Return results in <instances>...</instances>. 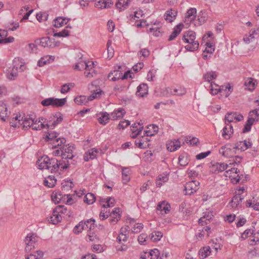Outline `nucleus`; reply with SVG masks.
Wrapping results in <instances>:
<instances>
[{"label": "nucleus", "instance_id": "1", "mask_svg": "<svg viewBox=\"0 0 259 259\" xmlns=\"http://www.w3.org/2000/svg\"><path fill=\"white\" fill-rule=\"evenodd\" d=\"M36 165L40 169H46L51 173L56 172L60 168L61 170L67 169L69 167V162L64 160H58L55 158H50L45 155L38 159Z\"/></svg>", "mask_w": 259, "mask_h": 259}, {"label": "nucleus", "instance_id": "2", "mask_svg": "<svg viewBox=\"0 0 259 259\" xmlns=\"http://www.w3.org/2000/svg\"><path fill=\"white\" fill-rule=\"evenodd\" d=\"M195 39L196 33L193 31H188L184 33L182 40L188 44L185 46L187 51L192 52L198 49L199 44Z\"/></svg>", "mask_w": 259, "mask_h": 259}, {"label": "nucleus", "instance_id": "3", "mask_svg": "<svg viewBox=\"0 0 259 259\" xmlns=\"http://www.w3.org/2000/svg\"><path fill=\"white\" fill-rule=\"evenodd\" d=\"M38 239V237L35 233H30L27 235L24 239L25 251L26 252L29 253L35 248Z\"/></svg>", "mask_w": 259, "mask_h": 259}, {"label": "nucleus", "instance_id": "4", "mask_svg": "<svg viewBox=\"0 0 259 259\" xmlns=\"http://www.w3.org/2000/svg\"><path fill=\"white\" fill-rule=\"evenodd\" d=\"M218 76V73L215 71H207L204 73L203 75V78L206 81L210 83V87L211 88V93L212 95H217L220 91V88L214 89L213 87L212 82L211 81L213 79L217 78Z\"/></svg>", "mask_w": 259, "mask_h": 259}, {"label": "nucleus", "instance_id": "5", "mask_svg": "<svg viewBox=\"0 0 259 259\" xmlns=\"http://www.w3.org/2000/svg\"><path fill=\"white\" fill-rule=\"evenodd\" d=\"M66 210L67 209L63 206H57L54 210L53 214L50 218V221L53 224H57L59 222H60L62 220V217L59 213H64L66 212Z\"/></svg>", "mask_w": 259, "mask_h": 259}, {"label": "nucleus", "instance_id": "6", "mask_svg": "<svg viewBox=\"0 0 259 259\" xmlns=\"http://www.w3.org/2000/svg\"><path fill=\"white\" fill-rule=\"evenodd\" d=\"M199 182L195 180H192L186 183L184 189L185 194L191 195L194 194L199 189Z\"/></svg>", "mask_w": 259, "mask_h": 259}, {"label": "nucleus", "instance_id": "7", "mask_svg": "<svg viewBox=\"0 0 259 259\" xmlns=\"http://www.w3.org/2000/svg\"><path fill=\"white\" fill-rule=\"evenodd\" d=\"M35 42L40 44L43 47L49 48H55L60 44V42L55 41L54 39H51L49 37H43L39 39H36Z\"/></svg>", "mask_w": 259, "mask_h": 259}, {"label": "nucleus", "instance_id": "8", "mask_svg": "<svg viewBox=\"0 0 259 259\" xmlns=\"http://www.w3.org/2000/svg\"><path fill=\"white\" fill-rule=\"evenodd\" d=\"M63 120V116L60 112H57L54 115H51L48 120L46 125L48 127H54L56 125L61 123Z\"/></svg>", "mask_w": 259, "mask_h": 259}, {"label": "nucleus", "instance_id": "9", "mask_svg": "<svg viewBox=\"0 0 259 259\" xmlns=\"http://www.w3.org/2000/svg\"><path fill=\"white\" fill-rule=\"evenodd\" d=\"M73 149V147L72 146H67V145H63L62 147V158L61 160H64L69 162L68 159H71L74 157L72 154Z\"/></svg>", "mask_w": 259, "mask_h": 259}, {"label": "nucleus", "instance_id": "10", "mask_svg": "<svg viewBox=\"0 0 259 259\" xmlns=\"http://www.w3.org/2000/svg\"><path fill=\"white\" fill-rule=\"evenodd\" d=\"M228 167V165L224 162H215L210 166V171L212 174H219L225 170Z\"/></svg>", "mask_w": 259, "mask_h": 259}, {"label": "nucleus", "instance_id": "11", "mask_svg": "<svg viewBox=\"0 0 259 259\" xmlns=\"http://www.w3.org/2000/svg\"><path fill=\"white\" fill-rule=\"evenodd\" d=\"M231 145H226L222 146L219 150V153L222 156L225 157H233L235 154V149L231 148Z\"/></svg>", "mask_w": 259, "mask_h": 259}, {"label": "nucleus", "instance_id": "12", "mask_svg": "<svg viewBox=\"0 0 259 259\" xmlns=\"http://www.w3.org/2000/svg\"><path fill=\"white\" fill-rule=\"evenodd\" d=\"M243 119V115L237 112L227 113L225 115V121H227L229 123L233 122L234 120H236V121H240Z\"/></svg>", "mask_w": 259, "mask_h": 259}, {"label": "nucleus", "instance_id": "13", "mask_svg": "<svg viewBox=\"0 0 259 259\" xmlns=\"http://www.w3.org/2000/svg\"><path fill=\"white\" fill-rule=\"evenodd\" d=\"M9 112L6 104L3 101H0V119L5 121L9 118Z\"/></svg>", "mask_w": 259, "mask_h": 259}, {"label": "nucleus", "instance_id": "14", "mask_svg": "<svg viewBox=\"0 0 259 259\" xmlns=\"http://www.w3.org/2000/svg\"><path fill=\"white\" fill-rule=\"evenodd\" d=\"M125 114V110L122 108H119L115 109L110 114V118L112 120H115L119 119L124 115Z\"/></svg>", "mask_w": 259, "mask_h": 259}, {"label": "nucleus", "instance_id": "15", "mask_svg": "<svg viewBox=\"0 0 259 259\" xmlns=\"http://www.w3.org/2000/svg\"><path fill=\"white\" fill-rule=\"evenodd\" d=\"M196 9L195 8H190L188 10L187 15L185 18V22L187 24H190L193 21H194L196 18Z\"/></svg>", "mask_w": 259, "mask_h": 259}, {"label": "nucleus", "instance_id": "16", "mask_svg": "<svg viewBox=\"0 0 259 259\" xmlns=\"http://www.w3.org/2000/svg\"><path fill=\"white\" fill-rule=\"evenodd\" d=\"M148 87L147 84L142 83L137 87L136 95L140 97H144L148 94Z\"/></svg>", "mask_w": 259, "mask_h": 259}, {"label": "nucleus", "instance_id": "17", "mask_svg": "<svg viewBox=\"0 0 259 259\" xmlns=\"http://www.w3.org/2000/svg\"><path fill=\"white\" fill-rule=\"evenodd\" d=\"M96 116L98 117L99 122L103 125L107 124L110 119L109 114L106 112H100L97 114Z\"/></svg>", "mask_w": 259, "mask_h": 259}, {"label": "nucleus", "instance_id": "18", "mask_svg": "<svg viewBox=\"0 0 259 259\" xmlns=\"http://www.w3.org/2000/svg\"><path fill=\"white\" fill-rule=\"evenodd\" d=\"M98 153V149L92 148L86 152L84 155L83 159L84 161H88L90 159H93L96 158L97 154Z\"/></svg>", "mask_w": 259, "mask_h": 259}, {"label": "nucleus", "instance_id": "19", "mask_svg": "<svg viewBox=\"0 0 259 259\" xmlns=\"http://www.w3.org/2000/svg\"><path fill=\"white\" fill-rule=\"evenodd\" d=\"M70 20V18H67L66 17H59L56 18L54 20V26L55 27L59 28L62 27L64 25L67 24V23Z\"/></svg>", "mask_w": 259, "mask_h": 259}, {"label": "nucleus", "instance_id": "20", "mask_svg": "<svg viewBox=\"0 0 259 259\" xmlns=\"http://www.w3.org/2000/svg\"><path fill=\"white\" fill-rule=\"evenodd\" d=\"M13 67L19 70V72L23 71L25 69L24 63L22 59L15 58L13 61Z\"/></svg>", "mask_w": 259, "mask_h": 259}, {"label": "nucleus", "instance_id": "21", "mask_svg": "<svg viewBox=\"0 0 259 259\" xmlns=\"http://www.w3.org/2000/svg\"><path fill=\"white\" fill-rule=\"evenodd\" d=\"M183 26L182 23H179L175 27L168 40L169 41L174 40L180 33Z\"/></svg>", "mask_w": 259, "mask_h": 259}, {"label": "nucleus", "instance_id": "22", "mask_svg": "<svg viewBox=\"0 0 259 259\" xmlns=\"http://www.w3.org/2000/svg\"><path fill=\"white\" fill-rule=\"evenodd\" d=\"M122 73L120 70H114L108 75V78L111 81H115L121 79Z\"/></svg>", "mask_w": 259, "mask_h": 259}, {"label": "nucleus", "instance_id": "23", "mask_svg": "<svg viewBox=\"0 0 259 259\" xmlns=\"http://www.w3.org/2000/svg\"><path fill=\"white\" fill-rule=\"evenodd\" d=\"M57 182V180L54 176H49L44 181V185L49 188L54 187Z\"/></svg>", "mask_w": 259, "mask_h": 259}, {"label": "nucleus", "instance_id": "24", "mask_svg": "<svg viewBox=\"0 0 259 259\" xmlns=\"http://www.w3.org/2000/svg\"><path fill=\"white\" fill-rule=\"evenodd\" d=\"M177 15V11L174 9H170L166 11L165 19L168 22H171L176 18Z\"/></svg>", "mask_w": 259, "mask_h": 259}, {"label": "nucleus", "instance_id": "25", "mask_svg": "<svg viewBox=\"0 0 259 259\" xmlns=\"http://www.w3.org/2000/svg\"><path fill=\"white\" fill-rule=\"evenodd\" d=\"M258 33L255 30L250 31L249 35H245L243 37L244 41L248 44L255 40V36H257Z\"/></svg>", "mask_w": 259, "mask_h": 259}, {"label": "nucleus", "instance_id": "26", "mask_svg": "<svg viewBox=\"0 0 259 259\" xmlns=\"http://www.w3.org/2000/svg\"><path fill=\"white\" fill-rule=\"evenodd\" d=\"M211 253L210 247L209 246H204L199 251V255L202 258H205L210 255Z\"/></svg>", "mask_w": 259, "mask_h": 259}, {"label": "nucleus", "instance_id": "27", "mask_svg": "<svg viewBox=\"0 0 259 259\" xmlns=\"http://www.w3.org/2000/svg\"><path fill=\"white\" fill-rule=\"evenodd\" d=\"M148 128H149V130L144 131L147 137L152 136L157 133L158 131V126L155 124L150 125L148 126Z\"/></svg>", "mask_w": 259, "mask_h": 259}, {"label": "nucleus", "instance_id": "28", "mask_svg": "<svg viewBox=\"0 0 259 259\" xmlns=\"http://www.w3.org/2000/svg\"><path fill=\"white\" fill-rule=\"evenodd\" d=\"M243 199L244 198L241 197V194L238 193L237 194H236L232 199V206L233 207H238V206L242 202Z\"/></svg>", "mask_w": 259, "mask_h": 259}, {"label": "nucleus", "instance_id": "29", "mask_svg": "<svg viewBox=\"0 0 259 259\" xmlns=\"http://www.w3.org/2000/svg\"><path fill=\"white\" fill-rule=\"evenodd\" d=\"M129 2L130 0H118L115 6L119 11H121L127 8Z\"/></svg>", "mask_w": 259, "mask_h": 259}, {"label": "nucleus", "instance_id": "30", "mask_svg": "<svg viewBox=\"0 0 259 259\" xmlns=\"http://www.w3.org/2000/svg\"><path fill=\"white\" fill-rule=\"evenodd\" d=\"M66 139L64 138H59L55 140V141H53V143L54 144L52 146V148L57 149L59 147H63V145H65Z\"/></svg>", "mask_w": 259, "mask_h": 259}, {"label": "nucleus", "instance_id": "31", "mask_svg": "<svg viewBox=\"0 0 259 259\" xmlns=\"http://www.w3.org/2000/svg\"><path fill=\"white\" fill-rule=\"evenodd\" d=\"M231 180L232 182L233 183H237L239 182L240 181H241V183H244L245 181L244 179H242L243 175H240L239 173H238L236 175L234 174L230 175L228 176Z\"/></svg>", "mask_w": 259, "mask_h": 259}, {"label": "nucleus", "instance_id": "32", "mask_svg": "<svg viewBox=\"0 0 259 259\" xmlns=\"http://www.w3.org/2000/svg\"><path fill=\"white\" fill-rule=\"evenodd\" d=\"M83 201L89 205L92 204L96 201V197L94 194L88 193L84 197Z\"/></svg>", "mask_w": 259, "mask_h": 259}, {"label": "nucleus", "instance_id": "33", "mask_svg": "<svg viewBox=\"0 0 259 259\" xmlns=\"http://www.w3.org/2000/svg\"><path fill=\"white\" fill-rule=\"evenodd\" d=\"M22 120H23L22 124L24 128L30 127L33 123H36L37 121V120H35L31 117H25L23 119L22 117Z\"/></svg>", "mask_w": 259, "mask_h": 259}, {"label": "nucleus", "instance_id": "34", "mask_svg": "<svg viewBox=\"0 0 259 259\" xmlns=\"http://www.w3.org/2000/svg\"><path fill=\"white\" fill-rule=\"evenodd\" d=\"M130 171V170L127 167H124L122 169V178L124 184H126L130 180L129 177Z\"/></svg>", "mask_w": 259, "mask_h": 259}, {"label": "nucleus", "instance_id": "35", "mask_svg": "<svg viewBox=\"0 0 259 259\" xmlns=\"http://www.w3.org/2000/svg\"><path fill=\"white\" fill-rule=\"evenodd\" d=\"M170 205L165 203L164 201L159 203L157 206V209L161 211H164L165 213H167L169 211Z\"/></svg>", "mask_w": 259, "mask_h": 259}, {"label": "nucleus", "instance_id": "36", "mask_svg": "<svg viewBox=\"0 0 259 259\" xmlns=\"http://www.w3.org/2000/svg\"><path fill=\"white\" fill-rule=\"evenodd\" d=\"M37 254H30L25 255V259H42L44 256V252L41 250H37L36 252Z\"/></svg>", "mask_w": 259, "mask_h": 259}, {"label": "nucleus", "instance_id": "37", "mask_svg": "<svg viewBox=\"0 0 259 259\" xmlns=\"http://www.w3.org/2000/svg\"><path fill=\"white\" fill-rule=\"evenodd\" d=\"M19 71V70L14 69L12 67V68L8 71L7 73L8 78L10 80L15 79L18 76V72Z\"/></svg>", "mask_w": 259, "mask_h": 259}, {"label": "nucleus", "instance_id": "38", "mask_svg": "<svg viewBox=\"0 0 259 259\" xmlns=\"http://www.w3.org/2000/svg\"><path fill=\"white\" fill-rule=\"evenodd\" d=\"M66 102V98L58 99L54 98L53 101V107H62Z\"/></svg>", "mask_w": 259, "mask_h": 259}, {"label": "nucleus", "instance_id": "39", "mask_svg": "<svg viewBox=\"0 0 259 259\" xmlns=\"http://www.w3.org/2000/svg\"><path fill=\"white\" fill-rule=\"evenodd\" d=\"M254 82L253 79L251 78H247L244 82V85L246 88L249 91H253L254 89Z\"/></svg>", "mask_w": 259, "mask_h": 259}, {"label": "nucleus", "instance_id": "40", "mask_svg": "<svg viewBox=\"0 0 259 259\" xmlns=\"http://www.w3.org/2000/svg\"><path fill=\"white\" fill-rule=\"evenodd\" d=\"M159 255V250L157 248L151 250L148 253V257H150V259H157Z\"/></svg>", "mask_w": 259, "mask_h": 259}, {"label": "nucleus", "instance_id": "41", "mask_svg": "<svg viewBox=\"0 0 259 259\" xmlns=\"http://www.w3.org/2000/svg\"><path fill=\"white\" fill-rule=\"evenodd\" d=\"M163 236L162 232L160 231H154L151 234V239L154 242L158 241L160 240Z\"/></svg>", "mask_w": 259, "mask_h": 259}, {"label": "nucleus", "instance_id": "42", "mask_svg": "<svg viewBox=\"0 0 259 259\" xmlns=\"http://www.w3.org/2000/svg\"><path fill=\"white\" fill-rule=\"evenodd\" d=\"M87 68L88 65L86 64V62L82 61H80V62L77 63L74 67V69L77 70H81L82 69L87 70Z\"/></svg>", "mask_w": 259, "mask_h": 259}, {"label": "nucleus", "instance_id": "43", "mask_svg": "<svg viewBox=\"0 0 259 259\" xmlns=\"http://www.w3.org/2000/svg\"><path fill=\"white\" fill-rule=\"evenodd\" d=\"M249 148V146H247L246 141H241L239 144L233 147V149H240L242 151H244Z\"/></svg>", "mask_w": 259, "mask_h": 259}, {"label": "nucleus", "instance_id": "44", "mask_svg": "<svg viewBox=\"0 0 259 259\" xmlns=\"http://www.w3.org/2000/svg\"><path fill=\"white\" fill-rule=\"evenodd\" d=\"M74 87V83H65L63 84L61 89V93L62 94H65L68 93L71 88Z\"/></svg>", "mask_w": 259, "mask_h": 259}, {"label": "nucleus", "instance_id": "45", "mask_svg": "<svg viewBox=\"0 0 259 259\" xmlns=\"http://www.w3.org/2000/svg\"><path fill=\"white\" fill-rule=\"evenodd\" d=\"M220 241V240L219 239L215 238L212 239L210 242V243H211V246L215 249L216 252H217L219 249H221Z\"/></svg>", "mask_w": 259, "mask_h": 259}, {"label": "nucleus", "instance_id": "46", "mask_svg": "<svg viewBox=\"0 0 259 259\" xmlns=\"http://www.w3.org/2000/svg\"><path fill=\"white\" fill-rule=\"evenodd\" d=\"M254 231V227L252 226V229L245 230L244 231V232L242 234L241 238L242 239L244 240L246 238H247L248 236L253 235Z\"/></svg>", "mask_w": 259, "mask_h": 259}, {"label": "nucleus", "instance_id": "47", "mask_svg": "<svg viewBox=\"0 0 259 259\" xmlns=\"http://www.w3.org/2000/svg\"><path fill=\"white\" fill-rule=\"evenodd\" d=\"M53 56H46L45 57L41 58L38 62H37V65L40 66L42 67L44 66L45 65L49 63H50V59H51Z\"/></svg>", "mask_w": 259, "mask_h": 259}, {"label": "nucleus", "instance_id": "48", "mask_svg": "<svg viewBox=\"0 0 259 259\" xmlns=\"http://www.w3.org/2000/svg\"><path fill=\"white\" fill-rule=\"evenodd\" d=\"M93 91V92L92 91H91L92 94L89 97L88 100L92 101L94 99L98 98L100 97L102 93V91L100 89H96V91L94 90Z\"/></svg>", "mask_w": 259, "mask_h": 259}, {"label": "nucleus", "instance_id": "49", "mask_svg": "<svg viewBox=\"0 0 259 259\" xmlns=\"http://www.w3.org/2000/svg\"><path fill=\"white\" fill-rule=\"evenodd\" d=\"M190 137H186L185 138V141L187 143H189L192 146H195L199 142V140L196 137H193L191 139H190Z\"/></svg>", "mask_w": 259, "mask_h": 259}, {"label": "nucleus", "instance_id": "50", "mask_svg": "<svg viewBox=\"0 0 259 259\" xmlns=\"http://www.w3.org/2000/svg\"><path fill=\"white\" fill-rule=\"evenodd\" d=\"M58 136V134L55 132H51L50 133H48L46 135V140L47 141H55V140L57 138Z\"/></svg>", "mask_w": 259, "mask_h": 259}, {"label": "nucleus", "instance_id": "51", "mask_svg": "<svg viewBox=\"0 0 259 259\" xmlns=\"http://www.w3.org/2000/svg\"><path fill=\"white\" fill-rule=\"evenodd\" d=\"M48 16L46 13L40 12L36 14V17L39 22H42L47 20Z\"/></svg>", "mask_w": 259, "mask_h": 259}, {"label": "nucleus", "instance_id": "52", "mask_svg": "<svg viewBox=\"0 0 259 259\" xmlns=\"http://www.w3.org/2000/svg\"><path fill=\"white\" fill-rule=\"evenodd\" d=\"M69 35V31L66 29H64L61 31L59 32L54 33L53 36L54 37H66Z\"/></svg>", "mask_w": 259, "mask_h": 259}, {"label": "nucleus", "instance_id": "53", "mask_svg": "<svg viewBox=\"0 0 259 259\" xmlns=\"http://www.w3.org/2000/svg\"><path fill=\"white\" fill-rule=\"evenodd\" d=\"M74 102L78 105L85 104L87 101L86 98L84 96H80L77 97L74 99Z\"/></svg>", "mask_w": 259, "mask_h": 259}, {"label": "nucleus", "instance_id": "54", "mask_svg": "<svg viewBox=\"0 0 259 259\" xmlns=\"http://www.w3.org/2000/svg\"><path fill=\"white\" fill-rule=\"evenodd\" d=\"M106 202L107 203V204H104L103 205V206L104 208H106L107 207H113L114 205L115 200L113 198L107 197L106 198Z\"/></svg>", "mask_w": 259, "mask_h": 259}, {"label": "nucleus", "instance_id": "55", "mask_svg": "<svg viewBox=\"0 0 259 259\" xmlns=\"http://www.w3.org/2000/svg\"><path fill=\"white\" fill-rule=\"evenodd\" d=\"M135 143L136 146L140 149H145L149 146V144H146L143 140H137Z\"/></svg>", "mask_w": 259, "mask_h": 259}, {"label": "nucleus", "instance_id": "56", "mask_svg": "<svg viewBox=\"0 0 259 259\" xmlns=\"http://www.w3.org/2000/svg\"><path fill=\"white\" fill-rule=\"evenodd\" d=\"M54 98H47L41 102V104L44 106H53Z\"/></svg>", "mask_w": 259, "mask_h": 259}, {"label": "nucleus", "instance_id": "57", "mask_svg": "<svg viewBox=\"0 0 259 259\" xmlns=\"http://www.w3.org/2000/svg\"><path fill=\"white\" fill-rule=\"evenodd\" d=\"M65 183V184H62V190H71L74 186V184L70 180L69 181H67V182H66Z\"/></svg>", "mask_w": 259, "mask_h": 259}, {"label": "nucleus", "instance_id": "58", "mask_svg": "<svg viewBox=\"0 0 259 259\" xmlns=\"http://www.w3.org/2000/svg\"><path fill=\"white\" fill-rule=\"evenodd\" d=\"M111 45V41L109 40L107 42V52H108V56L110 58H111L113 55H114V50L110 46Z\"/></svg>", "mask_w": 259, "mask_h": 259}, {"label": "nucleus", "instance_id": "59", "mask_svg": "<svg viewBox=\"0 0 259 259\" xmlns=\"http://www.w3.org/2000/svg\"><path fill=\"white\" fill-rule=\"evenodd\" d=\"M143 228V225L141 224H135L132 228V231L133 233H137L139 232Z\"/></svg>", "mask_w": 259, "mask_h": 259}, {"label": "nucleus", "instance_id": "60", "mask_svg": "<svg viewBox=\"0 0 259 259\" xmlns=\"http://www.w3.org/2000/svg\"><path fill=\"white\" fill-rule=\"evenodd\" d=\"M206 47L205 51H204V53L212 54L214 51V48L213 47V45L211 43L207 42L206 44Z\"/></svg>", "mask_w": 259, "mask_h": 259}, {"label": "nucleus", "instance_id": "61", "mask_svg": "<svg viewBox=\"0 0 259 259\" xmlns=\"http://www.w3.org/2000/svg\"><path fill=\"white\" fill-rule=\"evenodd\" d=\"M81 225L82 222H79L78 225L74 227L73 229V232L75 234H78L82 232V231L83 230V227H82Z\"/></svg>", "mask_w": 259, "mask_h": 259}, {"label": "nucleus", "instance_id": "62", "mask_svg": "<svg viewBox=\"0 0 259 259\" xmlns=\"http://www.w3.org/2000/svg\"><path fill=\"white\" fill-rule=\"evenodd\" d=\"M230 131L227 126H225L223 130L222 136L226 139H229L231 134H229Z\"/></svg>", "mask_w": 259, "mask_h": 259}, {"label": "nucleus", "instance_id": "63", "mask_svg": "<svg viewBox=\"0 0 259 259\" xmlns=\"http://www.w3.org/2000/svg\"><path fill=\"white\" fill-rule=\"evenodd\" d=\"M210 152H211L210 151H207L205 152L200 153L196 156V158L197 160H200L205 158L210 154Z\"/></svg>", "mask_w": 259, "mask_h": 259}, {"label": "nucleus", "instance_id": "64", "mask_svg": "<svg viewBox=\"0 0 259 259\" xmlns=\"http://www.w3.org/2000/svg\"><path fill=\"white\" fill-rule=\"evenodd\" d=\"M238 221L236 224V227L237 228L243 226L246 222V219L244 218H243V217L241 218L239 217L238 218Z\"/></svg>", "mask_w": 259, "mask_h": 259}]
</instances>
